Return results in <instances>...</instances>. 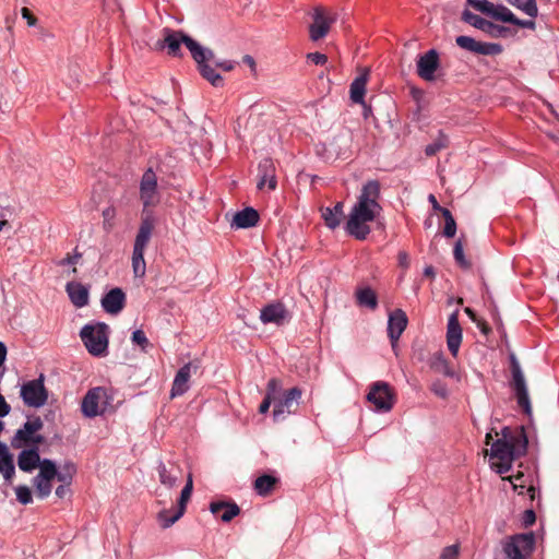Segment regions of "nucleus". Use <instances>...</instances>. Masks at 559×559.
Instances as JSON below:
<instances>
[{"instance_id": "3", "label": "nucleus", "mask_w": 559, "mask_h": 559, "mask_svg": "<svg viewBox=\"0 0 559 559\" xmlns=\"http://www.w3.org/2000/svg\"><path fill=\"white\" fill-rule=\"evenodd\" d=\"M185 45L187 49L190 51L191 57L194 61L202 60L203 58V51L202 46L189 37L188 35L183 34L180 31H174L171 28H164L163 29V40H159L157 45L160 48H166L167 53L173 57H179L181 56V45Z\"/></svg>"}, {"instance_id": "54", "label": "nucleus", "mask_w": 559, "mask_h": 559, "mask_svg": "<svg viewBox=\"0 0 559 559\" xmlns=\"http://www.w3.org/2000/svg\"><path fill=\"white\" fill-rule=\"evenodd\" d=\"M536 515L533 510H526L523 514V523L525 526H531L535 523Z\"/></svg>"}, {"instance_id": "15", "label": "nucleus", "mask_w": 559, "mask_h": 559, "mask_svg": "<svg viewBox=\"0 0 559 559\" xmlns=\"http://www.w3.org/2000/svg\"><path fill=\"white\" fill-rule=\"evenodd\" d=\"M440 67L439 53L436 49H430L417 59V74L425 81H433L435 73Z\"/></svg>"}, {"instance_id": "58", "label": "nucleus", "mask_w": 559, "mask_h": 559, "mask_svg": "<svg viewBox=\"0 0 559 559\" xmlns=\"http://www.w3.org/2000/svg\"><path fill=\"white\" fill-rule=\"evenodd\" d=\"M242 62L250 68L251 72L253 74H255V72H257V64H255V61H254L253 57H251L250 55H246L242 58Z\"/></svg>"}, {"instance_id": "40", "label": "nucleus", "mask_w": 559, "mask_h": 559, "mask_svg": "<svg viewBox=\"0 0 559 559\" xmlns=\"http://www.w3.org/2000/svg\"><path fill=\"white\" fill-rule=\"evenodd\" d=\"M440 212L444 218V229H443V235L448 238H452L454 237L455 233H456V223H455V219L453 217V215L451 214V212L448 210V209H440Z\"/></svg>"}, {"instance_id": "61", "label": "nucleus", "mask_w": 559, "mask_h": 559, "mask_svg": "<svg viewBox=\"0 0 559 559\" xmlns=\"http://www.w3.org/2000/svg\"><path fill=\"white\" fill-rule=\"evenodd\" d=\"M475 323L483 334H485V335L489 334L490 328L486 321L478 319L477 322H475Z\"/></svg>"}, {"instance_id": "7", "label": "nucleus", "mask_w": 559, "mask_h": 559, "mask_svg": "<svg viewBox=\"0 0 559 559\" xmlns=\"http://www.w3.org/2000/svg\"><path fill=\"white\" fill-rule=\"evenodd\" d=\"M112 396L103 386L90 389L81 403V411L87 418L104 415L111 407Z\"/></svg>"}, {"instance_id": "17", "label": "nucleus", "mask_w": 559, "mask_h": 559, "mask_svg": "<svg viewBox=\"0 0 559 559\" xmlns=\"http://www.w3.org/2000/svg\"><path fill=\"white\" fill-rule=\"evenodd\" d=\"M408 323L406 313L402 309H396L389 316L388 335L393 350L397 347V342L405 331Z\"/></svg>"}, {"instance_id": "24", "label": "nucleus", "mask_w": 559, "mask_h": 559, "mask_svg": "<svg viewBox=\"0 0 559 559\" xmlns=\"http://www.w3.org/2000/svg\"><path fill=\"white\" fill-rule=\"evenodd\" d=\"M126 294L119 287L110 289L102 298V307L109 314H118L124 308Z\"/></svg>"}, {"instance_id": "42", "label": "nucleus", "mask_w": 559, "mask_h": 559, "mask_svg": "<svg viewBox=\"0 0 559 559\" xmlns=\"http://www.w3.org/2000/svg\"><path fill=\"white\" fill-rule=\"evenodd\" d=\"M159 481L168 488H173L177 485V476L173 475L164 463H159L158 467Z\"/></svg>"}, {"instance_id": "34", "label": "nucleus", "mask_w": 559, "mask_h": 559, "mask_svg": "<svg viewBox=\"0 0 559 559\" xmlns=\"http://www.w3.org/2000/svg\"><path fill=\"white\" fill-rule=\"evenodd\" d=\"M429 366L433 371L442 373L447 377L452 378L455 374L454 370L450 367L448 360L441 352H437L430 357Z\"/></svg>"}, {"instance_id": "37", "label": "nucleus", "mask_w": 559, "mask_h": 559, "mask_svg": "<svg viewBox=\"0 0 559 559\" xmlns=\"http://www.w3.org/2000/svg\"><path fill=\"white\" fill-rule=\"evenodd\" d=\"M462 20L464 22H466L467 24H469V25H472V26H474V27H476L478 29H481V31H486V29H488L489 27L492 26V24L490 22H488L487 20L480 17L477 14L472 13L468 10H465L462 13Z\"/></svg>"}, {"instance_id": "22", "label": "nucleus", "mask_w": 559, "mask_h": 559, "mask_svg": "<svg viewBox=\"0 0 559 559\" xmlns=\"http://www.w3.org/2000/svg\"><path fill=\"white\" fill-rule=\"evenodd\" d=\"M277 185L275 176V166L271 158H264L259 164V180L257 187L259 190L267 188L275 190Z\"/></svg>"}, {"instance_id": "52", "label": "nucleus", "mask_w": 559, "mask_h": 559, "mask_svg": "<svg viewBox=\"0 0 559 559\" xmlns=\"http://www.w3.org/2000/svg\"><path fill=\"white\" fill-rule=\"evenodd\" d=\"M308 59L314 64L323 66L328 61V57L321 52H311L308 55Z\"/></svg>"}, {"instance_id": "39", "label": "nucleus", "mask_w": 559, "mask_h": 559, "mask_svg": "<svg viewBox=\"0 0 559 559\" xmlns=\"http://www.w3.org/2000/svg\"><path fill=\"white\" fill-rule=\"evenodd\" d=\"M132 270L135 277H143L145 275L146 263L144 260V252L133 250Z\"/></svg>"}, {"instance_id": "20", "label": "nucleus", "mask_w": 559, "mask_h": 559, "mask_svg": "<svg viewBox=\"0 0 559 559\" xmlns=\"http://www.w3.org/2000/svg\"><path fill=\"white\" fill-rule=\"evenodd\" d=\"M462 343V328L457 310L450 314L447 326V345L453 357L457 356Z\"/></svg>"}, {"instance_id": "38", "label": "nucleus", "mask_w": 559, "mask_h": 559, "mask_svg": "<svg viewBox=\"0 0 559 559\" xmlns=\"http://www.w3.org/2000/svg\"><path fill=\"white\" fill-rule=\"evenodd\" d=\"M510 4L523 11L531 17H536L538 14V8L536 0H507Z\"/></svg>"}, {"instance_id": "47", "label": "nucleus", "mask_w": 559, "mask_h": 559, "mask_svg": "<svg viewBox=\"0 0 559 559\" xmlns=\"http://www.w3.org/2000/svg\"><path fill=\"white\" fill-rule=\"evenodd\" d=\"M430 390L440 399H447L449 395L448 386L444 382L437 380L431 383Z\"/></svg>"}, {"instance_id": "23", "label": "nucleus", "mask_w": 559, "mask_h": 559, "mask_svg": "<svg viewBox=\"0 0 559 559\" xmlns=\"http://www.w3.org/2000/svg\"><path fill=\"white\" fill-rule=\"evenodd\" d=\"M154 229V219L151 214H143L140 227L134 240L133 250L145 252Z\"/></svg>"}, {"instance_id": "10", "label": "nucleus", "mask_w": 559, "mask_h": 559, "mask_svg": "<svg viewBox=\"0 0 559 559\" xmlns=\"http://www.w3.org/2000/svg\"><path fill=\"white\" fill-rule=\"evenodd\" d=\"M510 369L512 374L511 388L514 391L518 405L523 409V412L526 415L530 416L532 414V406L530 402L526 381L521 369V366L513 354L510 355Z\"/></svg>"}, {"instance_id": "56", "label": "nucleus", "mask_w": 559, "mask_h": 559, "mask_svg": "<svg viewBox=\"0 0 559 559\" xmlns=\"http://www.w3.org/2000/svg\"><path fill=\"white\" fill-rule=\"evenodd\" d=\"M11 411L10 405L5 402L3 395L0 393V417L7 416Z\"/></svg>"}, {"instance_id": "60", "label": "nucleus", "mask_w": 559, "mask_h": 559, "mask_svg": "<svg viewBox=\"0 0 559 559\" xmlns=\"http://www.w3.org/2000/svg\"><path fill=\"white\" fill-rule=\"evenodd\" d=\"M397 258L400 266L404 269H407L409 266V257L405 251H401Z\"/></svg>"}, {"instance_id": "30", "label": "nucleus", "mask_w": 559, "mask_h": 559, "mask_svg": "<svg viewBox=\"0 0 559 559\" xmlns=\"http://www.w3.org/2000/svg\"><path fill=\"white\" fill-rule=\"evenodd\" d=\"M259 222V214L252 207H246L234 215L231 226L236 228H250Z\"/></svg>"}, {"instance_id": "59", "label": "nucleus", "mask_w": 559, "mask_h": 559, "mask_svg": "<svg viewBox=\"0 0 559 559\" xmlns=\"http://www.w3.org/2000/svg\"><path fill=\"white\" fill-rule=\"evenodd\" d=\"M216 67L224 71H231L235 68V62L230 60H224L219 62H215Z\"/></svg>"}, {"instance_id": "41", "label": "nucleus", "mask_w": 559, "mask_h": 559, "mask_svg": "<svg viewBox=\"0 0 559 559\" xmlns=\"http://www.w3.org/2000/svg\"><path fill=\"white\" fill-rule=\"evenodd\" d=\"M103 228L106 231L112 230L116 225L117 210L114 205H109L103 210Z\"/></svg>"}, {"instance_id": "21", "label": "nucleus", "mask_w": 559, "mask_h": 559, "mask_svg": "<svg viewBox=\"0 0 559 559\" xmlns=\"http://www.w3.org/2000/svg\"><path fill=\"white\" fill-rule=\"evenodd\" d=\"M203 58L202 60L195 61L201 75L207 80L213 86L218 87L223 85V78L215 72L213 68L207 63L214 59V52L205 47H202Z\"/></svg>"}, {"instance_id": "4", "label": "nucleus", "mask_w": 559, "mask_h": 559, "mask_svg": "<svg viewBox=\"0 0 559 559\" xmlns=\"http://www.w3.org/2000/svg\"><path fill=\"white\" fill-rule=\"evenodd\" d=\"M109 326L104 322L85 324L81 332V340L87 352L95 357H104L108 353Z\"/></svg>"}, {"instance_id": "48", "label": "nucleus", "mask_w": 559, "mask_h": 559, "mask_svg": "<svg viewBox=\"0 0 559 559\" xmlns=\"http://www.w3.org/2000/svg\"><path fill=\"white\" fill-rule=\"evenodd\" d=\"M469 5H472L475 10L488 14V12H491L492 3L488 0H466Z\"/></svg>"}, {"instance_id": "25", "label": "nucleus", "mask_w": 559, "mask_h": 559, "mask_svg": "<svg viewBox=\"0 0 559 559\" xmlns=\"http://www.w3.org/2000/svg\"><path fill=\"white\" fill-rule=\"evenodd\" d=\"M43 460L39 456L38 448H28L21 451L17 456V465L21 471L31 473L35 468L41 471Z\"/></svg>"}, {"instance_id": "14", "label": "nucleus", "mask_w": 559, "mask_h": 559, "mask_svg": "<svg viewBox=\"0 0 559 559\" xmlns=\"http://www.w3.org/2000/svg\"><path fill=\"white\" fill-rule=\"evenodd\" d=\"M455 43L462 49L484 56H495L502 51L499 44L477 41L469 36H457Z\"/></svg>"}, {"instance_id": "49", "label": "nucleus", "mask_w": 559, "mask_h": 559, "mask_svg": "<svg viewBox=\"0 0 559 559\" xmlns=\"http://www.w3.org/2000/svg\"><path fill=\"white\" fill-rule=\"evenodd\" d=\"M460 546L457 544L447 546L442 549L439 559H459Z\"/></svg>"}, {"instance_id": "51", "label": "nucleus", "mask_w": 559, "mask_h": 559, "mask_svg": "<svg viewBox=\"0 0 559 559\" xmlns=\"http://www.w3.org/2000/svg\"><path fill=\"white\" fill-rule=\"evenodd\" d=\"M443 147H445L444 141H438V142L427 145L425 148V153L428 156H432Z\"/></svg>"}, {"instance_id": "64", "label": "nucleus", "mask_w": 559, "mask_h": 559, "mask_svg": "<svg viewBox=\"0 0 559 559\" xmlns=\"http://www.w3.org/2000/svg\"><path fill=\"white\" fill-rule=\"evenodd\" d=\"M68 487H69V486H67V485H60V486H58V487L56 488V495H57L59 498H61V499H62V498H64V497H66V495H67V493H68V491H69V488H68Z\"/></svg>"}, {"instance_id": "27", "label": "nucleus", "mask_w": 559, "mask_h": 559, "mask_svg": "<svg viewBox=\"0 0 559 559\" xmlns=\"http://www.w3.org/2000/svg\"><path fill=\"white\" fill-rule=\"evenodd\" d=\"M0 474L7 483H11L15 475V465L13 455L10 453L5 443L0 441Z\"/></svg>"}, {"instance_id": "18", "label": "nucleus", "mask_w": 559, "mask_h": 559, "mask_svg": "<svg viewBox=\"0 0 559 559\" xmlns=\"http://www.w3.org/2000/svg\"><path fill=\"white\" fill-rule=\"evenodd\" d=\"M290 319V313L284 304L276 301L271 302L261 309L260 320L264 323H274L282 325Z\"/></svg>"}, {"instance_id": "62", "label": "nucleus", "mask_w": 559, "mask_h": 559, "mask_svg": "<svg viewBox=\"0 0 559 559\" xmlns=\"http://www.w3.org/2000/svg\"><path fill=\"white\" fill-rule=\"evenodd\" d=\"M512 24L524 27V28H533L535 26V23L532 20L524 21V20L518 19V22H513Z\"/></svg>"}, {"instance_id": "46", "label": "nucleus", "mask_w": 559, "mask_h": 559, "mask_svg": "<svg viewBox=\"0 0 559 559\" xmlns=\"http://www.w3.org/2000/svg\"><path fill=\"white\" fill-rule=\"evenodd\" d=\"M131 340H132L133 344L140 346L141 349L144 350V352L146 350V348L150 345V342H148L145 333L142 330H135L132 333Z\"/></svg>"}, {"instance_id": "36", "label": "nucleus", "mask_w": 559, "mask_h": 559, "mask_svg": "<svg viewBox=\"0 0 559 559\" xmlns=\"http://www.w3.org/2000/svg\"><path fill=\"white\" fill-rule=\"evenodd\" d=\"M487 15L504 23L512 24L513 22H518V17L507 7L502 4L495 5L492 3L491 12H488Z\"/></svg>"}, {"instance_id": "44", "label": "nucleus", "mask_w": 559, "mask_h": 559, "mask_svg": "<svg viewBox=\"0 0 559 559\" xmlns=\"http://www.w3.org/2000/svg\"><path fill=\"white\" fill-rule=\"evenodd\" d=\"M321 213L322 218L329 228L335 229L340 225L341 218L335 212L332 211L331 207L321 209Z\"/></svg>"}, {"instance_id": "2", "label": "nucleus", "mask_w": 559, "mask_h": 559, "mask_svg": "<svg viewBox=\"0 0 559 559\" xmlns=\"http://www.w3.org/2000/svg\"><path fill=\"white\" fill-rule=\"evenodd\" d=\"M527 444L528 441L523 427L516 430L504 427L502 429V438L491 443V466L496 468L499 474L509 472L513 460L526 453Z\"/></svg>"}, {"instance_id": "43", "label": "nucleus", "mask_w": 559, "mask_h": 559, "mask_svg": "<svg viewBox=\"0 0 559 559\" xmlns=\"http://www.w3.org/2000/svg\"><path fill=\"white\" fill-rule=\"evenodd\" d=\"M453 255H454L455 262L461 267H463V269H469L471 267V262L465 258L464 249H463V243H462V241L460 239L454 245Z\"/></svg>"}, {"instance_id": "31", "label": "nucleus", "mask_w": 559, "mask_h": 559, "mask_svg": "<svg viewBox=\"0 0 559 559\" xmlns=\"http://www.w3.org/2000/svg\"><path fill=\"white\" fill-rule=\"evenodd\" d=\"M192 490H193L192 475L189 474L188 478H187V483L180 493V498L178 501V509L176 510V513L173 515V519L167 520L166 525L176 523L183 515V513L186 511L187 503L191 498Z\"/></svg>"}, {"instance_id": "53", "label": "nucleus", "mask_w": 559, "mask_h": 559, "mask_svg": "<svg viewBox=\"0 0 559 559\" xmlns=\"http://www.w3.org/2000/svg\"><path fill=\"white\" fill-rule=\"evenodd\" d=\"M21 13H22L23 19H25L27 21V24L29 26H34L36 24L37 19L34 16V14L31 12L29 9L22 8Z\"/></svg>"}, {"instance_id": "8", "label": "nucleus", "mask_w": 559, "mask_h": 559, "mask_svg": "<svg viewBox=\"0 0 559 559\" xmlns=\"http://www.w3.org/2000/svg\"><path fill=\"white\" fill-rule=\"evenodd\" d=\"M158 178L153 168H147L141 176L139 183V198L143 205V214L148 209L156 207L160 203Z\"/></svg>"}, {"instance_id": "29", "label": "nucleus", "mask_w": 559, "mask_h": 559, "mask_svg": "<svg viewBox=\"0 0 559 559\" xmlns=\"http://www.w3.org/2000/svg\"><path fill=\"white\" fill-rule=\"evenodd\" d=\"M66 289L70 297V300L75 307L82 308L87 305L88 290L84 285L76 282H70L67 284Z\"/></svg>"}, {"instance_id": "1", "label": "nucleus", "mask_w": 559, "mask_h": 559, "mask_svg": "<svg viewBox=\"0 0 559 559\" xmlns=\"http://www.w3.org/2000/svg\"><path fill=\"white\" fill-rule=\"evenodd\" d=\"M381 186L378 180H368L361 188L356 203L353 205L345 229L358 240H365L371 229L369 223L373 222L381 213L379 203Z\"/></svg>"}, {"instance_id": "6", "label": "nucleus", "mask_w": 559, "mask_h": 559, "mask_svg": "<svg viewBox=\"0 0 559 559\" xmlns=\"http://www.w3.org/2000/svg\"><path fill=\"white\" fill-rule=\"evenodd\" d=\"M44 428V421L39 416L29 417L24 425L16 430L11 439L13 449L38 448L45 441L39 432Z\"/></svg>"}, {"instance_id": "19", "label": "nucleus", "mask_w": 559, "mask_h": 559, "mask_svg": "<svg viewBox=\"0 0 559 559\" xmlns=\"http://www.w3.org/2000/svg\"><path fill=\"white\" fill-rule=\"evenodd\" d=\"M334 21V17H330L325 14L323 8H316L313 13V23L310 25L309 28L310 38L313 41H317L326 36Z\"/></svg>"}, {"instance_id": "12", "label": "nucleus", "mask_w": 559, "mask_h": 559, "mask_svg": "<svg viewBox=\"0 0 559 559\" xmlns=\"http://www.w3.org/2000/svg\"><path fill=\"white\" fill-rule=\"evenodd\" d=\"M535 548L532 533L511 536L503 544V552L508 559H528Z\"/></svg>"}, {"instance_id": "9", "label": "nucleus", "mask_w": 559, "mask_h": 559, "mask_svg": "<svg viewBox=\"0 0 559 559\" xmlns=\"http://www.w3.org/2000/svg\"><path fill=\"white\" fill-rule=\"evenodd\" d=\"M366 399L376 412L388 413L396 402V394L388 382L376 381L370 384Z\"/></svg>"}, {"instance_id": "55", "label": "nucleus", "mask_w": 559, "mask_h": 559, "mask_svg": "<svg viewBox=\"0 0 559 559\" xmlns=\"http://www.w3.org/2000/svg\"><path fill=\"white\" fill-rule=\"evenodd\" d=\"M60 472L69 475L71 478H73V476L76 473V467H75V465L73 463L69 462V463H66L61 467Z\"/></svg>"}, {"instance_id": "45", "label": "nucleus", "mask_w": 559, "mask_h": 559, "mask_svg": "<svg viewBox=\"0 0 559 559\" xmlns=\"http://www.w3.org/2000/svg\"><path fill=\"white\" fill-rule=\"evenodd\" d=\"M16 499L22 504H28L33 501L31 489L27 486L15 488Z\"/></svg>"}, {"instance_id": "35", "label": "nucleus", "mask_w": 559, "mask_h": 559, "mask_svg": "<svg viewBox=\"0 0 559 559\" xmlns=\"http://www.w3.org/2000/svg\"><path fill=\"white\" fill-rule=\"evenodd\" d=\"M357 304L374 310L378 306L377 294L370 287L359 288L356 292Z\"/></svg>"}, {"instance_id": "11", "label": "nucleus", "mask_w": 559, "mask_h": 559, "mask_svg": "<svg viewBox=\"0 0 559 559\" xmlns=\"http://www.w3.org/2000/svg\"><path fill=\"white\" fill-rule=\"evenodd\" d=\"M45 377L41 373L37 379L26 381L21 386L23 403L33 408H39L47 403L48 391L45 386Z\"/></svg>"}, {"instance_id": "13", "label": "nucleus", "mask_w": 559, "mask_h": 559, "mask_svg": "<svg viewBox=\"0 0 559 559\" xmlns=\"http://www.w3.org/2000/svg\"><path fill=\"white\" fill-rule=\"evenodd\" d=\"M301 395L302 391L299 388H292L285 391L281 399L276 397V402L273 409L274 418L276 419L284 414L296 413Z\"/></svg>"}, {"instance_id": "5", "label": "nucleus", "mask_w": 559, "mask_h": 559, "mask_svg": "<svg viewBox=\"0 0 559 559\" xmlns=\"http://www.w3.org/2000/svg\"><path fill=\"white\" fill-rule=\"evenodd\" d=\"M58 479L61 485L70 486L73 478L57 469L55 462L43 459L41 471L34 477L33 484L39 498H47L52 490L51 481Z\"/></svg>"}, {"instance_id": "50", "label": "nucleus", "mask_w": 559, "mask_h": 559, "mask_svg": "<svg viewBox=\"0 0 559 559\" xmlns=\"http://www.w3.org/2000/svg\"><path fill=\"white\" fill-rule=\"evenodd\" d=\"M176 513V511H173V510H168V509H164L162 511L158 512L157 514V520L159 522V525L163 527V528H168L170 527L173 524H167V520H170L173 519V515Z\"/></svg>"}, {"instance_id": "26", "label": "nucleus", "mask_w": 559, "mask_h": 559, "mask_svg": "<svg viewBox=\"0 0 559 559\" xmlns=\"http://www.w3.org/2000/svg\"><path fill=\"white\" fill-rule=\"evenodd\" d=\"M210 511L227 523L239 515L240 508L235 502L213 501L210 504Z\"/></svg>"}, {"instance_id": "57", "label": "nucleus", "mask_w": 559, "mask_h": 559, "mask_svg": "<svg viewBox=\"0 0 559 559\" xmlns=\"http://www.w3.org/2000/svg\"><path fill=\"white\" fill-rule=\"evenodd\" d=\"M523 474L519 473L515 476L509 477V480L511 481L514 490H518L519 487L524 488V485L522 484Z\"/></svg>"}, {"instance_id": "32", "label": "nucleus", "mask_w": 559, "mask_h": 559, "mask_svg": "<svg viewBox=\"0 0 559 559\" xmlns=\"http://www.w3.org/2000/svg\"><path fill=\"white\" fill-rule=\"evenodd\" d=\"M280 483V478L274 475L263 474L259 476L253 483V489L259 496L266 497Z\"/></svg>"}, {"instance_id": "63", "label": "nucleus", "mask_w": 559, "mask_h": 559, "mask_svg": "<svg viewBox=\"0 0 559 559\" xmlns=\"http://www.w3.org/2000/svg\"><path fill=\"white\" fill-rule=\"evenodd\" d=\"M331 209H332V211H333V212H335V213L338 215V217L342 219V217L344 216V211H343V209H344V204H343V202H336V203L334 204V206H333V207H331Z\"/></svg>"}, {"instance_id": "33", "label": "nucleus", "mask_w": 559, "mask_h": 559, "mask_svg": "<svg viewBox=\"0 0 559 559\" xmlns=\"http://www.w3.org/2000/svg\"><path fill=\"white\" fill-rule=\"evenodd\" d=\"M281 382L280 380L272 378L269 380L266 385V394L262 403L260 404L259 412L261 414H265L272 402H276V394L281 391Z\"/></svg>"}, {"instance_id": "16", "label": "nucleus", "mask_w": 559, "mask_h": 559, "mask_svg": "<svg viewBox=\"0 0 559 559\" xmlns=\"http://www.w3.org/2000/svg\"><path fill=\"white\" fill-rule=\"evenodd\" d=\"M198 366L192 362L185 364L176 373L171 389H170V399H175L183 395L190 389V379L192 372L197 371Z\"/></svg>"}, {"instance_id": "28", "label": "nucleus", "mask_w": 559, "mask_h": 559, "mask_svg": "<svg viewBox=\"0 0 559 559\" xmlns=\"http://www.w3.org/2000/svg\"><path fill=\"white\" fill-rule=\"evenodd\" d=\"M369 78V70L364 69L362 72L350 84V99L355 104H364L366 86Z\"/></svg>"}]
</instances>
